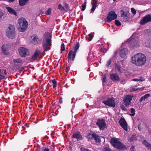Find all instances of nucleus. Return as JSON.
<instances>
[{
  "label": "nucleus",
  "instance_id": "nucleus-52",
  "mask_svg": "<svg viewBox=\"0 0 151 151\" xmlns=\"http://www.w3.org/2000/svg\"><path fill=\"white\" fill-rule=\"evenodd\" d=\"M4 15V13L0 11V19Z\"/></svg>",
  "mask_w": 151,
  "mask_h": 151
},
{
  "label": "nucleus",
  "instance_id": "nucleus-58",
  "mask_svg": "<svg viewBox=\"0 0 151 151\" xmlns=\"http://www.w3.org/2000/svg\"><path fill=\"white\" fill-rule=\"evenodd\" d=\"M15 0H7L8 2H13Z\"/></svg>",
  "mask_w": 151,
  "mask_h": 151
},
{
  "label": "nucleus",
  "instance_id": "nucleus-33",
  "mask_svg": "<svg viewBox=\"0 0 151 151\" xmlns=\"http://www.w3.org/2000/svg\"><path fill=\"white\" fill-rule=\"evenodd\" d=\"M116 70H118L119 72H121L122 71L121 67L117 64H115V66Z\"/></svg>",
  "mask_w": 151,
  "mask_h": 151
},
{
  "label": "nucleus",
  "instance_id": "nucleus-56",
  "mask_svg": "<svg viewBox=\"0 0 151 151\" xmlns=\"http://www.w3.org/2000/svg\"><path fill=\"white\" fill-rule=\"evenodd\" d=\"M69 70L68 68V67H66L65 69V71L66 73H68V71H69Z\"/></svg>",
  "mask_w": 151,
  "mask_h": 151
},
{
  "label": "nucleus",
  "instance_id": "nucleus-24",
  "mask_svg": "<svg viewBox=\"0 0 151 151\" xmlns=\"http://www.w3.org/2000/svg\"><path fill=\"white\" fill-rule=\"evenodd\" d=\"M33 36L34 37L32 40L33 43L34 44H38L39 41V37L36 35H34Z\"/></svg>",
  "mask_w": 151,
  "mask_h": 151
},
{
  "label": "nucleus",
  "instance_id": "nucleus-60",
  "mask_svg": "<svg viewBox=\"0 0 151 151\" xmlns=\"http://www.w3.org/2000/svg\"><path fill=\"white\" fill-rule=\"evenodd\" d=\"M79 76L78 75H77L78 78L79 79Z\"/></svg>",
  "mask_w": 151,
  "mask_h": 151
},
{
  "label": "nucleus",
  "instance_id": "nucleus-57",
  "mask_svg": "<svg viewBox=\"0 0 151 151\" xmlns=\"http://www.w3.org/2000/svg\"><path fill=\"white\" fill-rule=\"evenodd\" d=\"M43 151H50V150L49 149L45 148Z\"/></svg>",
  "mask_w": 151,
  "mask_h": 151
},
{
  "label": "nucleus",
  "instance_id": "nucleus-16",
  "mask_svg": "<svg viewBox=\"0 0 151 151\" xmlns=\"http://www.w3.org/2000/svg\"><path fill=\"white\" fill-rule=\"evenodd\" d=\"M40 52V50H36L34 54L30 59V61L31 62H33L36 60L37 57L39 56Z\"/></svg>",
  "mask_w": 151,
  "mask_h": 151
},
{
  "label": "nucleus",
  "instance_id": "nucleus-36",
  "mask_svg": "<svg viewBox=\"0 0 151 151\" xmlns=\"http://www.w3.org/2000/svg\"><path fill=\"white\" fill-rule=\"evenodd\" d=\"M103 151H111V150L109 148V146L108 145H106L104 146Z\"/></svg>",
  "mask_w": 151,
  "mask_h": 151
},
{
  "label": "nucleus",
  "instance_id": "nucleus-59",
  "mask_svg": "<svg viewBox=\"0 0 151 151\" xmlns=\"http://www.w3.org/2000/svg\"><path fill=\"white\" fill-rule=\"evenodd\" d=\"M129 140H130L131 141H132L133 140V139H132V138H129Z\"/></svg>",
  "mask_w": 151,
  "mask_h": 151
},
{
  "label": "nucleus",
  "instance_id": "nucleus-11",
  "mask_svg": "<svg viewBox=\"0 0 151 151\" xmlns=\"http://www.w3.org/2000/svg\"><path fill=\"white\" fill-rule=\"evenodd\" d=\"M10 47L8 44H4L1 47V53L5 55H8L10 53L9 52Z\"/></svg>",
  "mask_w": 151,
  "mask_h": 151
},
{
  "label": "nucleus",
  "instance_id": "nucleus-3",
  "mask_svg": "<svg viewBox=\"0 0 151 151\" xmlns=\"http://www.w3.org/2000/svg\"><path fill=\"white\" fill-rule=\"evenodd\" d=\"M110 142L113 147L117 149L124 150L126 149V147L118 139L112 138Z\"/></svg>",
  "mask_w": 151,
  "mask_h": 151
},
{
  "label": "nucleus",
  "instance_id": "nucleus-10",
  "mask_svg": "<svg viewBox=\"0 0 151 151\" xmlns=\"http://www.w3.org/2000/svg\"><path fill=\"white\" fill-rule=\"evenodd\" d=\"M96 124L99 127L100 130L104 129L106 126L105 120L102 119H99L96 123Z\"/></svg>",
  "mask_w": 151,
  "mask_h": 151
},
{
  "label": "nucleus",
  "instance_id": "nucleus-62",
  "mask_svg": "<svg viewBox=\"0 0 151 151\" xmlns=\"http://www.w3.org/2000/svg\"><path fill=\"white\" fill-rule=\"evenodd\" d=\"M27 125V124L26 123V124H24V126H26Z\"/></svg>",
  "mask_w": 151,
  "mask_h": 151
},
{
  "label": "nucleus",
  "instance_id": "nucleus-64",
  "mask_svg": "<svg viewBox=\"0 0 151 151\" xmlns=\"http://www.w3.org/2000/svg\"><path fill=\"white\" fill-rule=\"evenodd\" d=\"M40 106L41 107H42L41 106Z\"/></svg>",
  "mask_w": 151,
  "mask_h": 151
},
{
  "label": "nucleus",
  "instance_id": "nucleus-61",
  "mask_svg": "<svg viewBox=\"0 0 151 151\" xmlns=\"http://www.w3.org/2000/svg\"><path fill=\"white\" fill-rule=\"evenodd\" d=\"M74 108H75V106H73V109H72V110H73V109H74Z\"/></svg>",
  "mask_w": 151,
  "mask_h": 151
},
{
  "label": "nucleus",
  "instance_id": "nucleus-7",
  "mask_svg": "<svg viewBox=\"0 0 151 151\" xmlns=\"http://www.w3.org/2000/svg\"><path fill=\"white\" fill-rule=\"evenodd\" d=\"M76 56V45L73 47V51L70 50L68 54V62H71L75 60Z\"/></svg>",
  "mask_w": 151,
  "mask_h": 151
},
{
  "label": "nucleus",
  "instance_id": "nucleus-14",
  "mask_svg": "<svg viewBox=\"0 0 151 151\" xmlns=\"http://www.w3.org/2000/svg\"><path fill=\"white\" fill-rule=\"evenodd\" d=\"M119 123L120 126L125 131L128 130L127 124L125 119L124 118H121L119 121Z\"/></svg>",
  "mask_w": 151,
  "mask_h": 151
},
{
  "label": "nucleus",
  "instance_id": "nucleus-38",
  "mask_svg": "<svg viewBox=\"0 0 151 151\" xmlns=\"http://www.w3.org/2000/svg\"><path fill=\"white\" fill-rule=\"evenodd\" d=\"M130 111L132 113V114H130V115L132 116H134L135 114V109L133 108H131L130 109Z\"/></svg>",
  "mask_w": 151,
  "mask_h": 151
},
{
  "label": "nucleus",
  "instance_id": "nucleus-29",
  "mask_svg": "<svg viewBox=\"0 0 151 151\" xmlns=\"http://www.w3.org/2000/svg\"><path fill=\"white\" fill-rule=\"evenodd\" d=\"M82 136L80 134V132H76V139H77L78 141L82 139Z\"/></svg>",
  "mask_w": 151,
  "mask_h": 151
},
{
  "label": "nucleus",
  "instance_id": "nucleus-39",
  "mask_svg": "<svg viewBox=\"0 0 151 151\" xmlns=\"http://www.w3.org/2000/svg\"><path fill=\"white\" fill-rule=\"evenodd\" d=\"M51 9L50 8H49L45 12V14L47 15H48L51 14Z\"/></svg>",
  "mask_w": 151,
  "mask_h": 151
},
{
  "label": "nucleus",
  "instance_id": "nucleus-51",
  "mask_svg": "<svg viewBox=\"0 0 151 151\" xmlns=\"http://www.w3.org/2000/svg\"><path fill=\"white\" fill-rule=\"evenodd\" d=\"M121 109L122 110H123L124 111L126 110V108H125V107H124V105H122L121 106Z\"/></svg>",
  "mask_w": 151,
  "mask_h": 151
},
{
  "label": "nucleus",
  "instance_id": "nucleus-13",
  "mask_svg": "<svg viewBox=\"0 0 151 151\" xmlns=\"http://www.w3.org/2000/svg\"><path fill=\"white\" fill-rule=\"evenodd\" d=\"M151 21V14H148L144 17L140 21V24L143 25Z\"/></svg>",
  "mask_w": 151,
  "mask_h": 151
},
{
  "label": "nucleus",
  "instance_id": "nucleus-8",
  "mask_svg": "<svg viewBox=\"0 0 151 151\" xmlns=\"http://www.w3.org/2000/svg\"><path fill=\"white\" fill-rule=\"evenodd\" d=\"M19 52L20 55L22 57H25L29 55V53L28 50L23 47H20L19 49Z\"/></svg>",
  "mask_w": 151,
  "mask_h": 151
},
{
  "label": "nucleus",
  "instance_id": "nucleus-34",
  "mask_svg": "<svg viewBox=\"0 0 151 151\" xmlns=\"http://www.w3.org/2000/svg\"><path fill=\"white\" fill-rule=\"evenodd\" d=\"M145 45L147 47L151 48V40H147L145 42Z\"/></svg>",
  "mask_w": 151,
  "mask_h": 151
},
{
  "label": "nucleus",
  "instance_id": "nucleus-22",
  "mask_svg": "<svg viewBox=\"0 0 151 151\" xmlns=\"http://www.w3.org/2000/svg\"><path fill=\"white\" fill-rule=\"evenodd\" d=\"M110 78L114 81H118L119 80V76L116 73L111 74L110 75Z\"/></svg>",
  "mask_w": 151,
  "mask_h": 151
},
{
  "label": "nucleus",
  "instance_id": "nucleus-43",
  "mask_svg": "<svg viewBox=\"0 0 151 151\" xmlns=\"http://www.w3.org/2000/svg\"><path fill=\"white\" fill-rule=\"evenodd\" d=\"M5 76L2 74L1 72V70L0 69V80L4 79Z\"/></svg>",
  "mask_w": 151,
  "mask_h": 151
},
{
  "label": "nucleus",
  "instance_id": "nucleus-49",
  "mask_svg": "<svg viewBox=\"0 0 151 151\" xmlns=\"http://www.w3.org/2000/svg\"><path fill=\"white\" fill-rule=\"evenodd\" d=\"M79 47V43H76V51L78 49Z\"/></svg>",
  "mask_w": 151,
  "mask_h": 151
},
{
  "label": "nucleus",
  "instance_id": "nucleus-50",
  "mask_svg": "<svg viewBox=\"0 0 151 151\" xmlns=\"http://www.w3.org/2000/svg\"><path fill=\"white\" fill-rule=\"evenodd\" d=\"M59 103L60 104H62L63 102V98L62 97H60L59 100Z\"/></svg>",
  "mask_w": 151,
  "mask_h": 151
},
{
  "label": "nucleus",
  "instance_id": "nucleus-37",
  "mask_svg": "<svg viewBox=\"0 0 151 151\" xmlns=\"http://www.w3.org/2000/svg\"><path fill=\"white\" fill-rule=\"evenodd\" d=\"M143 144L146 146L147 148H150L151 147V145L148 142L145 140H144L143 141Z\"/></svg>",
  "mask_w": 151,
  "mask_h": 151
},
{
  "label": "nucleus",
  "instance_id": "nucleus-15",
  "mask_svg": "<svg viewBox=\"0 0 151 151\" xmlns=\"http://www.w3.org/2000/svg\"><path fill=\"white\" fill-rule=\"evenodd\" d=\"M69 5L66 3H63L62 5L59 4L58 5V9L61 11H65L68 9Z\"/></svg>",
  "mask_w": 151,
  "mask_h": 151
},
{
  "label": "nucleus",
  "instance_id": "nucleus-25",
  "mask_svg": "<svg viewBox=\"0 0 151 151\" xmlns=\"http://www.w3.org/2000/svg\"><path fill=\"white\" fill-rule=\"evenodd\" d=\"M93 139H94L96 143H100L101 141L99 136L95 133L93 136Z\"/></svg>",
  "mask_w": 151,
  "mask_h": 151
},
{
  "label": "nucleus",
  "instance_id": "nucleus-53",
  "mask_svg": "<svg viewBox=\"0 0 151 151\" xmlns=\"http://www.w3.org/2000/svg\"><path fill=\"white\" fill-rule=\"evenodd\" d=\"M2 72L4 73L5 75H6L7 74L6 70V69L3 70L2 71Z\"/></svg>",
  "mask_w": 151,
  "mask_h": 151
},
{
  "label": "nucleus",
  "instance_id": "nucleus-44",
  "mask_svg": "<svg viewBox=\"0 0 151 151\" xmlns=\"http://www.w3.org/2000/svg\"><path fill=\"white\" fill-rule=\"evenodd\" d=\"M86 6V2H85L84 4H82L81 6L82 8L81 10L83 11L85 10Z\"/></svg>",
  "mask_w": 151,
  "mask_h": 151
},
{
  "label": "nucleus",
  "instance_id": "nucleus-1",
  "mask_svg": "<svg viewBox=\"0 0 151 151\" xmlns=\"http://www.w3.org/2000/svg\"><path fill=\"white\" fill-rule=\"evenodd\" d=\"M146 56L143 54L138 53L135 55L131 58V62L137 66L142 67L144 65L147 63Z\"/></svg>",
  "mask_w": 151,
  "mask_h": 151
},
{
  "label": "nucleus",
  "instance_id": "nucleus-35",
  "mask_svg": "<svg viewBox=\"0 0 151 151\" xmlns=\"http://www.w3.org/2000/svg\"><path fill=\"white\" fill-rule=\"evenodd\" d=\"M52 83L53 84V88H55L56 87L57 85H58V83L56 81L55 79H53L52 80Z\"/></svg>",
  "mask_w": 151,
  "mask_h": 151
},
{
  "label": "nucleus",
  "instance_id": "nucleus-20",
  "mask_svg": "<svg viewBox=\"0 0 151 151\" xmlns=\"http://www.w3.org/2000/svg\"><path fill=\"white\" fill-rule=\"evenodd\" d=\"M128 51L127 48H124L120 51L119 55L121 57L124 58L128 54Z\"/></svg>",
  "mask_w": 151,
  "mask_h": 151
},
{
  "label": "nucleus",
  "instance_id": "nucleus-54",
  "mask_svg": "<svg viewBox=\"0 0 151 151\" xmlns=\"http://www.w3.org/2000/svg\"><path fill=\"white\" fill-rule=\"evenodd\" d=\"M82 150L83 151H90V150L88 149H85L84 148H82Z\"/></svg>",
  "mask_w": 151,
  "mask_h": 151
},
{
  "label": "nucleus",
  "instance_id": "nucleus-9",
  "mask_svg": "<svg viewBox=\"0 0 151 151\" xmlns=\"http://www.w3.org/2000/svg\"><path fill=\"white\" fill-rule=\"evenodd\" d=\"M117 18V15L114 11H111L108 14L106 17V21L109 22L112 20L116 19Z\"/></svg>",
  "mask_w": 151,
  "mask_h": 151
},
{
  "label": "nucleus",
  "instance_id": "nucleus-17",
  "mask_svg": "<svg viewBox=\"0 0 151 151\" xmlns=\"http://www.w3.org/2000/svg\"><path fill=\"white\" fill-rule=\"evenodd\" d=\"M40 52V50H36L34 54L30 59V61L31 62H33L36 60L37 57L39 56Z\"/></svg>",
  "mask_w": 151,
  "mask_h": 151
},
{
  "label": "nucleus",
  "instance_id": "nucleus-45",
  "mask_svg": "<svg viewBox=\"0 0 151 151\" xmlns=\"http://www.w3.org/2000/svg\"><path fill=\"white\" fill-rule=\"evenodd\" d=\"M115 24L117 26H119L121 25V24L120 22H119L118 20H116L115 22Z\"/></svg>",
  "mask_w": 151,
  "mask_h": 151
},
{
  "label": "nucleus",
  "instance_id": "nucleus-40",
  "mask_svg": "<svg viewBox=\"0 0 151 151\" xmlns=\"http://www.w3.org/2000/svg\"><path fill=\"white\" fill-rule=\"evenodd\" d=\"M112 58H111L107 62V63L106 64V66L108 67L109 66L112 62Z\"/></svg>",
  "mask_w": 151,
  "mask_h": 151
},
{
  "label": "nucleus",
  "instance_id": "nucleus-23",
  "mask_svg": "<svg viewBox=\"0 0 151 151\" xmlns=\"http://www.w3.org/2000/svg\"><path fill=\"white\" fill-rule=\"evenodd\" d=\"M6 9L7 10L8 12L11 14H14L16 16H17V12L12 8L10 7H6Z\"/></svg>",
  "mask_w": 151,
  "mask_h": 151
},
{
  "label": "nucleus",
  "instance_id": "nucleus-18",
  "mask_svg": "<svg viewBox=\"0 0 151 151\" xmlns=\"http://www.w3.org/2000/svg\"><path fill=\"white\" fill-rule=\"evenodd\" d=\"M72 141H71L69 142V147L70 150H72L73 149H74V147L75 146V144L74 142H75V139L76 138V133H74L72 136Z\"/></svg>",
  "mask_w": 151,
  "mask_h": 151
},
{
  "label": "nucleus",
  "instance_id": "nucleus-31",
  "mask_svg": "<svg viewBox=\"0 0 151 151\" xmlns=\"http://www.w3.org/2000/svg\"><path fill=\"white\" fill-rule=\"evenodd\" d=\"M150 96V95L149 94H147L145 95L144 96L142 97L140 99L139 101L141 102L145 100L146 99L148 98Z\"/></svg>",
  "mask_w": 151,
  "mask_h": 151
},
{
  "label": "nucleus",
  "instance_id": "nucleus-12",
  "mask_svg": "<svg viewBox=\"0 0 151 151\" xmlns=\"http://www.w3.org/2000/svg\"><path fill=\"white\" fill-rule=\"evenodd\" d=\"M133 97L132 94L127 95L124 99V104L126 106H128L131 104Z\"/></svg>",
  "mask_w": 151,
  "mask_h": 151
},
{
  "label": "nucleus",
  "instance_id": "nucleus-21",
  "mask_svg": "<svg viewBox=\"0 0 151 151\" xmlns=\"http://www.w3.org/2000/svg\"><path fill=\"white\" fill-rule=\"evenodd\" d=\"M93 2L91 3L92 7L91 10V13H93L97 6V1L96 0H92Z\"/></svg>",
  "mask_w": 151,
  "mask_h": 151
},
{
  "label": "nucleus",
  "instance_id": "nucleus-32",
  "mask_svg": "<svg viewBox=\"0 0 151 151\" xmlns=\"http://www.w3.org/2000/svg\"><path fill=\"white\" fill-rule=\"evenodd\" d=\"M132 80L133 81H142L145 80V79L142 77L141 76L139 77V78H134Z\"/></svg>",
  "mask_w": 151,
  "mask_h": 151
},
{
  "label": "nucleus",
  "instance_id": "nucleus-30",
  "mask_svg": "<svg viewBox=\"0 0 151 151\" xmlns=\"http://www.w3.org/2000/svg\"><path fill=\"white\" fill-rule=\"evenodd\" d=\"M13 62L14 64L16 63H22V60L21 58H18L16 59H14Z\"/></svg>",
  "mask_w": 151,
  "mask_h": 151
},
{
  "label": "nucleus",
  "instance_id": "nucleus-42",
  "mask_svg": "<svg viewBox=\"0 0 151 151\" xmlns=\"http://www.w3.org/2000/svg\"><path fill=\"white\" fill-rule=\"evenodd\" d=\"M93 38V37L91 34H89L88 37H87V39L89 41H91Z\"/></svg>",
  "mask_w": 151,
  "mask_h": 151
},
{
  "label": "nucleus",
  "instance_id": "nucleus-19",
  "mask_svg": "<svg viewBox=\"0 0 151 151\" xmlns=\"http://www.w3.org/2000/svg\"><path fill=\"white\" fill-rule=\"evenodd\" d=\"M129 44L131 47L132 48L137 47L139 45L138 41L134 39L130 41Z\"/></svg>",
  "mask_w": 151,
  "mask_h": 151
},
{
  "label": "nucleus",
  "instance_id": "nucleus-26",
  "mask_svg": "<svg viewBox=\"0 0 151 151\" xmlns=\"http://www.w3.org/2000/svg\"><path fill=\"white\" fill-rule=\"evenodd\" d=\"M29 0H19V4L20 6L25 5L28 2Z\"/></svg>",
  "mask_w": 151,
  "mask_h": 151
},
{
  "label": "nucleus",
  "instance_id": "nucleus-46",
  "mask_svg": "<svg viewBox=\"0 0 151 151\" xmlns=\"http://www.w3.org/2000/svg\"><path fill=\"white\" fill-rule=\"evenodd\" d=\"M131 12L132 13L134 14H135L136 13V11L135 9L133 8H132L131 9Z\"/></svg>",
  "mask_w": 151,
  "mask_h": 151
},
{
  "label": "nucleus",
  "instance_id": "nucleus-47",
  "mask_svg": "<svg viewBox=\"0 0 151 151\" xmlns=\"http://www.w3.org/2000/svg\"><path fill=\"white\" fill-rule=\"evenodd\" d=\"M107 49L104 48H101L100 49V51L104 53L106 52L107 51Z\"/></svg>",
  "mask_w": 151,
  "mask_h": 151
},
{
  "label": "nucleus",
  "instance_id": "nucleus-41",
  "mask_svg": "<svg viewBox=\"0 0 151 151\" xmlns=\"http://www.w3.org/2000/svg\"><path fill=\"white\" fill-rule=\"evenodd\" d=\"M65 50L64 44L63 42H62L61 45V50L62 51H64Z\"/></svg>",
  "mask_w": 151,
  "mask_h": 151
},
{
  "label": "nucleus",
  "instance_id": "nucleus-5",
  "mask_svg": "<svg viewBox=\"0 0 151 151\" xmlns=\"http://www.w3.org/2000/svg\"><path fill=\"white\" fill-rule=\"evenodd\" d=\"M7 36L9 38L13 39L16 35L15 28L14 26L10 25L8 27V29L6 32Z\"/></svg>",
  "mask_w": 151,
  "mask_h": 151
},
{
  "label": "nucleus",
  "instance_id": "nucleus-6",
  "mask_svg": "<svg viewBox=\"0 0 151 151\" xmlns=\"http://www.w3.org/2000/svg\"><path fill=\"white\" fill-rule=\"evenodd\" d=\"M103 103L104 104L113 108L115 107L116 106L114 99L113 98H108L103 101Z\"/></svg>",
  "mask_w": 151,
  "mask_h": 151
},
{
  "label": "nucleus",
  "instance_id": "nucleus-48",
  "mask_svg": "<svg viewBox=\"0 0 151 151\" xmlns=\"http://www.w3.org/2000/svg\"><path fill=\"white\" fill-rule=\"evenodd\" d=\"M144 89V87H142V88H137V89H136V88H133V90L134 91H136L137 90H143Z\"/></svg>",
  "mask_w": 151,
  "mask_h": 151
},
{
  "label": "nucleus",
  "instance_id": "nucleus-55",
  "mask_svg": "<svg viewBox=\"0 0 151 151\" xmlns=\"http://www.w3.org/2000/svg\"><path fill=\"white\" fill-rule=\"evenodd\" d=\"M106 80V77H104L102 79L103 83H104L105 82Z\"/></svg>",
  "mask_w": 151,
  "mask_h": 151
},
{
  "label": "nucleus",
  "instance_id": "nucleus-27",
  "mask_svg": "<svg viewBox=\"0 0 151 151\" xmlns=\"http://www.w3.org/2000/svg\"><path fill=\"white\" fill-rule=\"evenodd\" d=\"M122 13L121 14V17H124V18H127L129 15V12L127 11L126 12H124L123 11H121Z\"/></svg>",
  "mask_w": 151,
  "mask_h": 151
},
{
  "label": "nucleus",
  "instance_id": "nucleus-2",
  "mask_svg": "<svg viewBox=\"0 0 151 151\" xmlns=\"http://www.w3.org/2000/svg\"><path fill=\"white\" fill-rule=\"evenodd\" d=\"M51 35L48 32H46L42 41V46L44 51H46L50 50V46L52 45Z\"/></svg>",
  "mask_w": 151,
  "mask_h": 151
},
{
  "label": "nucleus",
  "instance_id": "nucleus-63",
  "mask_svg": "<svg viewBox=\"0 0 151 151\" xmlns=\"http://www.w3.org/2000/svg\"><path fill=\"white\" fill-rule=\"evenodd\" d=\"M150 106L151 107V103L150 104Z\"/></svg>",
  "mask_w": 151,
  "mask_h": 151
},
{
  "label": "nucleus",
  "instance_id": "nucleus-4",
  "mask_svg": "<svg viewBox=\"0 0 151 151\" xmlns=\"http://www.w3.org/2000/svg\"><path fill=\"white\" fill-rule=\"evenodd\" d=\"M18 21L20 26L18 29L19 31L21 32H24L28 27V22L25 19L22 17L19 18Z\"/></svg>",
  "mask_w": 151,
  "mask_h": 151
},
{
  "label": "nucleus",
  "instance_id": "nucleus-28",
  "mask_svg": "<svg viewBox=\"0 0 151 151\" xmlns=\"http://www.w3.org/2000/svg\"><path fill=\"white\" fill-rule=\"evenodd\" d=\"M95 133L92 132H90L87 135V137L88 139H93V136Z\"/></svg>",
  "mask_w": 151,
  "mask_h": 151
}]
</instances>
